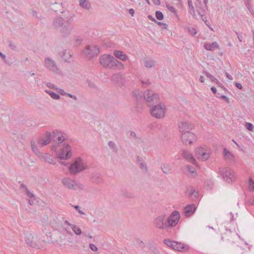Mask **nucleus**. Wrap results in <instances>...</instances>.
<instances>
[{
  "label": "nucleus",
  "instance_id": "nucleus-1",
  "mask_svg": "<svg viewBox=\"0 0 254 254\" xmlns=\"http://www.w3.org/2000/svg\"><path fill=\"white\" fill-rule=\"evenodd\" d=\"M73 19L72 16L66 17L65 19L61 17H57L53 21V25L60 31L64 37L68 36L73 28Z\"/></svg>",
  "mask_w": 254,
  "mask_h": 254
},
{
  "label": "nucleus",
  "instance_id": "nucleus-2",
  "mask_svg": "<svg viewBox=\"0 0 254 254\" xmlns=\"http://www.w3.org/2000/svg\"><path fill=\"white\" fill-rule=\"evenodd\" d=\"M83 160L79 157L77 158L74 162L69 167V171L70 174L75 175L86 169Z\"/></svg>",
  "mask_w": 254,
  "mask_h": 254
},
{
  "label": "nucleus",
  "instance_id": "nucleus-3",
  "mask_svg": "<svg viewBox=\"0 0 254 254\" xmlns=\"http://www.w3.org/2000/svg\"><path fill=\"white\" fill-rule=\"evenodd\" d=\"M62 183L65 188L70 190H82L84 189V186L82 184L76 182L74 180L69 178H63Z\"/></svg>",
  "mask_w": 254,
  "mask_h": 254
},
{
  "label": "nucleus",
  "instance_id": "nucleus-4",
  "mask_svg": "<svg viewBox=\"0 0 254 254\" xmlns=\"http://www.w3.org/2000/svg\"><path fill=\"white\" fill-rule=\"evenodd\" d=\"M219 173L223 179L228 183H232L236 179L234 172L229 168L220 169Z\"/></svg>",
  "mask_w": 254,
  "mask_h": 254
},
{
  "label": "nucleus",
  "instance_id": "nucleus-5",
  "mask_svg": "<svg viewBox=\"0 0 254 254\" xmlns=\"http://www.w3.org/2000/svg\"><path fill=\"white\" fill-rule=\"evenodd\" d=\"M115 59L110 54H104L100 56V64L105 68L113 69Z\"/></svg>",
  "mask_w": 254,
  "mask_h": 254
},
{
  "label": "nucleus",
  "instance_id": "nucleus-6",
  "mask_svg": "<svg viewBox=\"0 0 254 254\" xmlns=\"http://www.w3.org/2000/svg\"><path fill=\"white\" fill-rule=\"evenodd\" d=\"M210 154V149L205 146L198 147L195 151L196 158L201 161L207 160L209 158Z\"/></svg>",
  "mask_w": 254,
  "mask_h": 254
},
{
  "label": "nucleus",
  "instance_id": "nucleus-7",
  "mask_svg": "<svg viewBox=\"0 0 254 254\" xmlns=\"http://www.w3.org/2000/svg\"><path fill=\"white\" fill-rule=\"evenodd\" d=\"M44 66L48 70L54 73L59 74L60 73L59 68L56 62L50 57H47L45 58Z\"/></svg>",
  "mask_w": 254,
  "mask_h": 254
},
{
  "label": "nucleus",
  "instance_id": "nucleus-8",
  "mask_svg": "<svg viewBox=\"0 0 254 254\" xmlns=\"http://www.w3.org/2000/svg\"><path fill=\"white\" fill-rule=\"evenodd\" d=\"M166 109L164 104H158L152 107L150 109L151 115L157 118L161 119L164 117Z\"/></svg>",
  "mask_w": 254,
  "mask_h": 254
},
{
  "label": "nucleus",
  "instance_id": "nucleus-9",
  "mask_svg": "<svg viewBox=\"0 0 254 254\" xmlns=\"http://www.w3.org/2000/svg\"><path fill=\"white\" fill-rule=\"evenodd\" d=\"M99 52V48L94 44H91L86 46L83 51V54L89 59H91L97 56Z\"/></svg>",
  "mask_w": 254,
  "mask_h": 254
},
{
  "label": "nucleus",
  "instance_id": "nucleus-10",
  "mask_svg": "<svg viewBox=\"0 0 254 254\" xmlns=\"http://www.w3.org/2000/svg\"><path fill=\"white\" fill-rule=\"evenodd\" d=\"M143 98L148 106H152L154 104L157 102L158 95L155 93L152 90H148L144 93Z\"/></svg>",
  "mask_w": 254,
  "mask_h": 254
},
{
  "label": "nucleus",
  "instance_id": "nucleus-11",
  "mask_svg": "<svg viewBox=\"0 0 254 254\" xmlns=\"http://www.w3.org/2000/svg\"><path fill=\"white\" fill-rule=\"evenodd\" d=\"M180 218V214L178 211H174L170 216L167 219V228L175 226L178 223Z\"/></svg>",
  "mask_w": 254,
  "mask_h": 254
},
{
  "label": "nucleus",
  "instance_id": "nucleus-12",
  "mask_svg": "<svg viewBox=\"0 0 254 254\" xmlns=\"http://www.w3.org/2000/svg\"><path fill=\"white\" fill-rule=\"evenodd\" d=\"M57 157L61 160H67L71 156V147L65 145L60 148V151L57 153Z\"/></svg>",
  "mask_w": 254,
  "mask_h": 254
},
{
  "label": "nucleus",
  "instance_id": "nucleus-13",
  "mask_svg": "<svg viewBox=\"0 0 254 254\" xmlns=\"http://www.w3.org/2000/svg\"><path fill=\"white\" fill-rule=\"evenodd\" d=\"M181 133L182 134V141L185 144H190L196 140V136L192 132L187 131Z\"/></svg>",
  "mask_w": 254,
  "mask_h": 254
},
{
  "label": "nucleus",
  "instance_id": "nucleus-14",
  "mask_svg": "<svg viewBox=\"0 0 254 254\" xmlns=\"http://www.w3.org/2000/svg\"><path fill=\"white\" fill-rule=\"evenodd\" d=\"M165 215H161L157 217L154 220L155 227L159 229L167 228L166 221L165 220Z\"/></svg>",
  "mask_w": 254,
  "mask_h": 254
},
{
  "label": "nucleus",
  "instance_id": "nucleus-15",
  "mask_svg": "<svg viewBox=\"0 0 254 254\" xmlns=\"http://www.w3.org/2000/svg\"><path fill=\"white\" fill-rule=\"evenodd\" d=\"M164 243L168 247L178 251H181L184 248V247L182 244L175 241H170L169 239H165L164 240Z\"/></svg>",
  "mask_w": 254,
  "mask_h": 254
},
{
  "label": "nucleus",
  "instance_id": "nucleus-16",
  "mask_svg": "<svg viewBox=\"0 0 254 254\" xmlns=\"http://www.w3.org/2000/svg\"><path fill=\"white\" fill-rule=\"evenodd\" d=\"M52 140V135L50 132L47 131L45 136L39 139L38 141V144L41 147H43L50 143Z\"/></svg>",
  "mask_w": 254,
  "mask_h": 254
},
{
  "label": "nucleus",
  "instance_id": "nucleus-17",
  "mask_svg": "<svg viewBox=\"0 0 254 254\" xmlns=\"http://www.w3.org/2000/svg\"><path fill=\"white\" fill-rule=\"evenodd\" d=\"M38 157L41 160L47 162L48 163L52 164H54L55 163V159L52 157V156L49 153H40Z\"/></svg>",
  "mask_w": 254,
  "mask_h": 254
},
{
  "label": "nucleus",
  "instance_id": "nucleus-18",
  "mask_svg": "<svg viewBox=\"0 0 254 254\" xmlns=\"http://www.w3.org/2000/svg\"><path fill=\"white\" fill-rule=\"evenodd\" d=\"M196 209L195 205L194 204H188L184 209V213L186 216L189 217L192 215Z\"/></svg>",
  "mask_w": 254,
  "mask_h": 254
},
{
  "label": "nucleus",
  "instance_id": "nucleus-19",
  "mask_svg": "<svg viewBox=\"0 0 254 254\" xmlns=\"http://www.w3.org/2000/svg\"><path fill=\"white\" fill-rule=\"evenodd\" d=\"M182 155L183 157L185 158L188 162L193 164H195L198 166V165L196 164L195 159L190 152L187 150H184L183 151Z\"/></svg>",
  "mask_w": 254,
  "mask_h": 254
},
{
  "label": "nucleus",
  "instance_id": "nucleus-20",
  "mask_svg": "<svg viewBox=\"0 0 254 254\" xmlns=\"http://www.w3.org/2000/svg\"><path fill=\"white\" fill-rule=\"evenodd\" d=\"M91 182L94 184H99L103 182V179L101 175L99 173L95 172L91 175Z\"/></svg>",
  "mask_w": 254,
  "mask_h": 254
},
{
  "label": "nucleus",
  "instance_id": "nucleus-21",
  "mask_svg": "<svg viewBox=\"0 0 254 254\" xmlns=\"http://www.w3.org/2000/svg\"><path fill=\"white\" fill-rule=\"evenodd\" d=\"M179 131L180 133L185 132L191 128V125L188 122H181L179 125Z\"/></svg>",
  "mask_w": 254,
  "mask_h": 254
},
{
  "label": "nucleus",
  "instance_id": "nucleus-22",
  "mask_svg": "<svg viewBox=\"0 0 254 254\" xmlns=\"http://www.w3.org/2000/svg\"><path fill=\"white\" fill-rule=\"evenodd\" d=\"M187 193L188 194V196L191 199H195L197 198L199 195L198 191L196 190L194 188L191 187H190L188 189Z\"/></svg>",
  "mask_w": 254,
  "mask_h": 254
},
{
  "label": "nucleus",
  "instance_id": "nucleus-23",
  "mask_svg": "<svg viewBox=\"0 0 254 254\" xmlns=\"http://www.w3.org/2000/svg\"><path fill=\"white\" fill-rule=\"evenodd\" d=\"M144 64L147 68H154L157 64V62L152 59H148L144 61Z\"/></svg>",
  "mask_w": 254,
  "mask_h": 254
},
{
  "label": "nucleus",
  "instance_id": "nucleus-24",
  "mask_svg": "<svg viewBox=\"0 0 254 254\" xmlns=\"http://www.w3.org/2000/svg\"><path fill=\"white\" fill-rule=\"evenodd\" d=\"M204 48L208 51H214L215 49H218L219 46L216 42H214L212 43H205L204 44Z\"/></svg>",
  "mask_w": 254,
  "mask_h": 254
},
{
  "label": "nucleus",
  "instance_id": "nucleus-25",
  "mask_svg": "<svg viewBox=\"0 0 254 254\" xmlns=\"http://www.w3.org/2000/svg\"><path fill=\"white\" fill-rule=\"evenodd\" d=\"M113 54L116 58L122 61H126L127 59V56L126 54H124L121 51L115 50Z\"/></svg>",
  "mask_w": 254,
  "mask_h": 254
},
{
  "label": "nucleus",
  "instance_id": "nucleus-26",
  "mask_svg": "<svg viewBox=\"0 0 254 254\" xmlns=\"http://www.w3.org/2000/svg\"><path fill=\"white\" fill-rule=\"evenodd\" d=\"M161 169L165 174H170L172 172L171 165L169 164L164 163L161 165Z\"/></svg>",
  "mask_w": 254,
  "mask_h": 254
},
{
  "label": "nucleus",
  "instance_id": "nucleus-27",
  "mask_svg": "<svg viewBox=\"0 0 254 254\" xmlns=\"http://www.w3.org/2000/svg\"><path fill=\"white\" fill-rule=\"evenodd\" d=\"M62 58L65 62H70L71 55L67 50H64L61 54Z\"/></svg>",
  "mask_w": 254,
  "mask_h": 254
},
{
  "label": "nucleus",
  "instance_id": "nucleus-28",
  "mask_svg": "<svg viewBox=\"0 0 254 254\" xmlns=\"http://www.w3.org/2000/svg\"><path fill=\"white\" fill-rule=\"evenodd\" d=\"M33 237L31 234L27 233L26 234H25V242L26 244L30 247L34 248L36 246V244L33 243Z\"/></svg>",
  "mask_w": 254,
  "mask_h": 254
},
{
  "label": "nucleus",
  "instance_id": "nucleus-29",
  "mask_svg": "<svg viewBox=\"0 0 254 254\" xmlns=\"http://www.w3.org/2000/svg\"><path fill=\"white\" fill-rule=\"evenodd\" d=\"M223 154L225 159L229 161H233L234 160V156L226 148L223 149Z\"/></svg>",
  "mask_w": 254,
  "mask_h": 254
},
{
  "label": "nucleus",
  "instance_id": "nucleus-30",
  "mask_svg": "<svg viewBox=\"0 0 254 254\" xmlns=\"http://www.w3.org/2000/svg\"><path fill=\"white\" fill-rule=\"evenodd\" d=\"M79 5L83 8L88 9L91 6L88 0H79Z\"/></svg>",
  "mask_w": 254,
  "mask_h": 254
},
{
  "label": "nucleus",
  "instance_id": "nucleus-31",
  "mask_svg": "<svg viewBox=\"0 0 254 254\" xmlns=\"http://www.w3.org/2000/svg\"><path fill=\"white\" fill-rule=\"evenodd\" d=\"M133 96L137 102L140 101L142 99V93L138 89L135 90L133 92Z\"/></svg>",
  "mask_w": 254,
  "mask_h": 254
},
{
  "label": "nucleus",
  "instance_id": "nucleus-32",
  "mask_svg": "<svg viewBox=\"0 0 254 254\" xmlns=\"http://www.w3.org/2000/svg\"><path fill=\"white\" fill-rule=\"evenodd\" d=\"M137 161L140 168L142 169V171L146 172L147 171V167L146 163L142 160H141L139 157H137Z\"/></svg>",
  "mask_w": 254,
  "mask_h": 254
},
{
  "label": "nucleus",
  "instance_id": "nucleus-33",
  "mask_svg": "<svg viewBox=\"0 0 254 254\" xmlns=\"http://www.w3.org/2000/svg\"><path fill=\"white\" fill-rule=\"evenodd\" d=\"M31 146L32 151L38 156L40 154V152H39L38 147L37 146L36 143L34 140H31Z\"/></svg>",
  "mask_w": 254,
  "mask_h": 254
},
{
  "label": "nucleus",
  "instance_id": "nucleus-34",
  "mask_svg": "<svg viewBox=\"0 0 254 254\" xmlns=\"http://www.w3.org/2000/svg\"><path fill=\"white\" fill-rule=\"evenodd\" d=\"M45 92L55 100H58L60 98V96L59 94L52 91L46 90Z\"/></svg>",
  "mask_w": 254,
  "mask_h": 254
},
{
  "label": "nucleus",
  "instance_id": "nucleus-35",
  "mask_svg": "<svg viewBox=\"0 0 254 254\" xmlns=\"http://www.w3.org/2000/svg\"><path fill=\"white\" fill-rule=\"evenodd\" d=\"M71 228L72 229L73 232L76 235H80L82 234L81 229L77 225L73 224L71 226Z\"/></svg>",
  "mask_w": 254,
  "mask_h": 254
},
{
  "label": "nucleus",
  "instance_id": "nucleus-36",
  "mask_svg": "<svg viewBox=\"0 0 254 254\" xmlns=\"http://www.w3.org/2000/svg\"><path fill=\"white\" fill-rule=\"evenodd\" d=\"M114 64H113V68H117L119 70H122L124 69V64L118 60L115 59Z\"/></svg>",
  "mask_w": 254,
  "mask_h": 254
},
{
  "label": "nucleus",
  "instance_id": "nucleus-37",
  "mask_svg": "<svg viewBox=\"0 0 254 254\" xmlns=\"http://www.w3.org/2000/svg\"><path fill=\"white\" fill-rule=\"evenodd\" d=\"M62 3H57V2H56L55 3H52L51 4V8L55 11H59L63 13L64 12L63 10H60L57 8V6H58L59 7H62Z\"/></svg>",
  "mask_w": 254,
  "mask_h": 254
},
{
  "label": "nucleus",
  "instance_id": "nucleus-38",
  "mask_svg": "<svg viewBox=\"0 0 254 254\" xmlns=\"http://www.w3.org/2000/svg\"><path fill=\"white\" fill-rule=\"evenodd\" d=\"M187 169L191 177H195L196 175V172L195 169L193 167L190 165L187 166Z\"/></svg>",
  "mask_w": 254,
  "mask_h": 254
},
{
  "label": "nucleus",
  "instance_id": "nucleus-39",
  "mask_svg": "<svg viewBox=\"0 0 254 254\" xmlns=\"http://www.w3.org/2000/svg\"><path fill=\"white\" fill-rule=\"evenodd\" d=\"M203 73L204 74L207 78H209L211 81L213 82H218V79L207 71L203 70Z\"/></svg>",
  "mask_w": 254,
  "mask_h": 254
},
{
  "label": "nucleus",
  "instance_id": "nucleus-40",
  "mask_svg": "<svg viewBox=\"0 0 254 254\" xmlns=\"http://www.w3.org/2000/svg\"><path fill=\"white\" fill-rule=\"evenodd\" d=\"M166 7L170 11H171L172 12H173L174 14V15L177 18H178V15L177 14V10L176 9H175V8L172 6V5H170V4H166Z\"/></svg>",
  "mask_w": 254,
  "mask_h": 254
},
{
  "label": "nucleus",
  "instance_id": "nucleus-41",
  "mask_svg": "<svg viewBox=\"0 0 254 254\" xmlns=\"http://www.w3.org/2000/svg\"><path fill=\"white\" fill-rule=\"evenodd\" d=\"M64 135H65V134H64L63 132H62L60 134V135H59L57 137V140H55L56 141L58 142V143H62V142H63L65 139V136Z\"/></svg>",
  "mask_w": 254,
  "mask_h": 254
},
{
  "label": "nucleus",
  "instance_id": "nucleus-42",
  "mask_svg": "<svg viewBox=\"0 0 254 254\" xmlns=\"http://www.w3.org/2000/svg\"><path fill=\"white\" fill-rule=\"evenodd\" d=\"M123 194L124 196L127 198H132L134 197V194L128 191L125 190L123 191Z\"/></svg>",
  "mask_w": 254,
  "mask_h": 254
},
{
  "label": "nucleus",
  "instance_id": "nucleus-43",
  "mask_svg": "<svg viewBox=\"0 0 254 254\" xmlns=\"http://www.w3.org/2000/svg\"><path fill=\"white\" fill-rule=\"evenodd\" d=\"M155 15L157 19L159 20H162L164 18V15L163 13L159 10L156 11Z\"/></svg>",
  "mask_w": 254,
  "mask_h": 254
},
{
  "label": "nucleus",
  "instance_id": "nucleus-44",
  "mask_svg": "<svg viewBox=\"0 0 254 254\" xmlns=\"http://www.w3.org/2000/svg\"><path fill=\"white\" fill-rule=\"evenodd\" d=\"M188 30L192 36H194L197 33L196 30L193 27H189Z\"/></svg>",
  "mask_w": 254,
  "mask_h": 254
},
{
  "label": "nucleus",
  "instance_id": "nucleus-45",
  "mask_svg": "<svg viewBox=\"0 0 254 254\" xmlns=\"http://www.w3.org/2000/svg\"><path fill=\"white\" fill-rule=\"evenodd\" d=\"M246 6L247 7V8L248 9V10H249V11L251 12V13L254 16V9L252 7V6L251 5V3H247L245 4Z\"/></svg>",
  "mask_w": 254,
  "mask_h": 254
},
{
  "label": "nucleus",
  "instance_id": "nucleus-46",
  "mask_svg": "<svg viewBox=\"0 0 254 254\" xmlns=\"http://www.w3.org/2000/svg\"><path fill=\"white\" fill-rule=\"evenodd\" d=\"M24 191L25 192V194L27 195L28 197H29L30 198H35V196L33 194V193L30 192L28 189H26V190Z\"/></svg>",
  "mask_w": 254,
  "mask_h": 254
},
{
  "label": "nucleus",
  "instance_id": "nucleus-47",
  "mask_svg": "<svg viewBox=\"0 0 254 254\" xmlns=\"http://www.w3.org/2000/svg\"><path fill=\"white\" fill-rule=\"evenodd\" d=\"M62 133L61 131L58 130H54L53 132V138L54 140H57V137L60 135V134Z\"/></svg>",
  "mask_w": 254,
  "mask_h": 254
},
{
  "label": "nucleus",
  "instance_id": "nucleus-48",
  "mask_svg": "<svg viewBox=\"0 0 254 254\" xmlns=\"http://www.w3.org/2000/svg\"><path fill=\"white\" fill-rule=\"evenodd\" d=\"M249 185L251 189L254 190V181L252 178H250L249 180Z\"/></svg>",
  "mask_w": 254,
  "mask_h": 254
},
{
  "label": "nucleus",
  "instance_id": "nucleus-49",
  "mask_svg": "<svg viewBox=\"0 0 254 254\" xmlns=\"http://www.w3.org/2000/svg\"><path fill=\"white\" fill-rule=\"evenodd\" d=\"M47 87H48L49 88L55 89V90H58L59 88L57 87L56 86H55L54 84H53L52 83L48 82L46 84Z\"/></svg>",
  "mask_w": 254,
  "mask_h": 254
},
{
  "label": "nucleus",
  "instance_id": "nucleus-50",
  "mask_svg": "<svg viewBox=\"0 0 254 254\" xmlns=\"http://www.w3.org/2000/svg\"><path fill=\"white\" fill-rule=\"evenodd\" d=\"M72 206L78 211L79 214L84 215L85 213L83 212L81 209L80 207L78 205H72Z\"/></svg>",
  "mask_w": 254,
  "mask_h": 254
},
{
  "label": "nucleus",
  "instance_id": "nucleus-51",
  "mask_svg": "<svg viewBox=\"0 0 254 254\" xmlns=\"http://www.w3.org/2000/svg\"><path fill=\"white\" fill-rule=\"evenodd\" d=\"M188 5L190 11H192V12H194V7L192 4V2L191 0H188Z\"/></svg>",
  "mask_w": 254,
  "mask_h": 254
},
{
  "label": "nucleus",
  "instance_id": "nucleus-52",
  "mask_svg": "<svg viewBox=\"0 0 254 254\" xmlns=\"http://www.w3.org/2000/svg\"><path fill=\"white\" fill-rule=\"evenodd\" d=\"M246 127L250 131L252 130L254 128L253 125L250 123H247L246 125Z\"/></svg>",
  "mask_w": 254,
  "mask_h": 254
},
{
  "label": "nucleus",
  "instance_id": "nucleus-53",
  "mask_svg": "<svg viewBox=\"0 0 254 254\" xmlns=\"http://www.w3.org/2000/svg\"><path fill=\"white\" fill-rule=\"evenodd\" d=\"M108 145L111 148H112L114 150L116 148V144L113 141H110L108 142Z\"/></svg>",
  "mask_w": 254,
  "mask_h": 254
},
{
  "label": "nucleus",
  "instance_id": "nucleus-54",
  "mask_svg": "<svg viewBox=\"0 0 254 254\" xmlns=\"http://www.w3.org/2000/svg\"><path fill=\"white\" fill-rule=\"evenodd\" d=\"M9 46L11 48V50H14V51L16 50L17 47L15 46V45L14 43H13L12 42H9Z\"/></svg>",
  "mask_w": 254,
  "mask_h": 254
},
{
  "label": "nucleus",
  "instance_id": "nucleus-55",
  "mask_svg": "<svg viewBox=\"0 0 254 254\" xmlns=\"http://www.w3.org/2000/svg\"><path fill=\"white\" fill-rule=\"evenodd\" d=\"M57 92L62 95H66L67 93H66L64 90L59 88L58 90H56Z\"/></svg>",
  "mask_w": 254,
  "mask_h": 254
},
{
  "label": "nucleus",
  "instance_id": "nucleus-56",
  "mask_svg": "<svg viewBox=\"0 0 254 254\" xmlns=\"http://www.w3.org/2000/svg\"><path fill=\"white\" fill-rule=\"evenodd\" d=\"M89 248L93 251H96L98 250L97 247L93 244H89Z\"/></svg>",
  "mask_w": 254,
  "mask_h": 254
},
{
  "label": "nucleus",
  "instance_id": "nucleus-57",
  "mask_svg": "<svg viewBox=\"0 0 254 254\" xmlns=\"http://www.w3.org/2000/svg\"><path fill=\"white\" fill-rule=\"evenodd\" d=\"M87 84H88V85L91 88H96V86H95V84L90 80L87 81Z\"/></svg>",
  "mask_w": 254,
  "mask_h": 254
},
{
  "label": "nucleus",
  "instance_id": "nucleus-58",
  "mask_svg": "<svg viewBox=\"0 0 254 254\" xmlns=\"http://www.w3.org/2000/svg\"><path fill=\"white\" fill-rule=\"evenodd\" d=\"M141 83L143 85H149L150 84V82L148 79L141 80Z\"/></svg>",
  "mask_w": 254,
  "mask_h": 254
},
{
  "label": "nucleus",
  "instance_id": "nucleus-59",
  "mask_svg": "<svg viewBox=\"0 0 254 254\" xmlns=\"http://www.w3.org/2000/svg\"><path fill=\"white\" fill-rule=\"evenodd\" d=\"M156 23H157L159 25H160L163 28L166 29L167 27V24L164 23H162L161 22H158V21H156Z\"/></svg>",
  "mask_w": 254,
  "mask_h": 254
},
{
  "label": "nucleus",
  "instance_id": "nucleus-60",
  "mask_svg": "<svg viewBox=\"0 0 254 254\" xmlns=\"http://www.w3.org/2000/svg\"><path fill=\"white\" fill-rule=\"evenodd\" d=\"M66 96H67L68 97H70L71 98L75 100H77V98L76 96L75 95H72L71 94L67 93Z\"/></svg>",
  "mask_w": 254,
  "mask_h": 254
},
{
  "label": "nucleus",
  "instance_id": "nucleus-61",
  "mask_svg": "<svg viewBox=\"0 0 254 254\" xmlns=\"http://www.w3.org/2000/svg\"><path fill=\"white\" fill-rule=\"evenodd\" d=\"M221 98L225 100L227 103H229V99L226 96L222 95L221 96Z\"/></svg>",
  "mask_w": 254,
  "mask_h": 254
},
{
  "label": "nucleus",
  "instance_id": "nucleus-62",
  "mask_svg": "<svg viewBox=\"0 0 254 254\" xmlns=\"http://www.w3.org/2000/svg\"><path fill=\"white\" fill-rule=\"evenodd\" d=\"M152 1L153 3L156 5H159L161 4L160 0H152Z\"/></svg>",
  "mask_w": 254,
  "mask_h": 254
},
{
  "label": "nucleus",
  "instance_id": "nucleus-63",
  "mask_svg": "<svg viewBox=\"0 0 254 254\" xmlns=\"http://www.w3.org/2000/svg\"><path fill=\"white\" fill-rule=\"evenodd\" d=\"M235 85L239 89H242L243 88L242 85L240 83H236Z\"/></svg>",
  "mask_w": 254,
  "mask_h": 254
},
{
  "label": "nucleus",
  "instance_id": "nucleus-64",
  "mask_svg": "<svg viewBox=\"0 0 254 254\" xmlns=\"http://www.w3.org/2000/svg\"><path fill=\"white\" fill-rule=\"evenodd\" d=\"M52 150L55 152H57V153L59 152H58V149L57 145H53L52 147Z\"/></svg>",
  "mask_w": 254,
  "mask_h": 254
}]
</instances>
